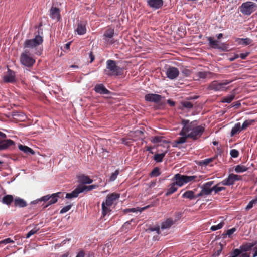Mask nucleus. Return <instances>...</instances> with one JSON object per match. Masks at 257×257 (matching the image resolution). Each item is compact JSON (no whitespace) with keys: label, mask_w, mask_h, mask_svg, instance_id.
<instances>
[{"label":"nucleus","mask_w":257,"mask_h":257,"mask_svg":"<svg viewBox=\"0 0 257 257\" xmlns=\"http://www.w3.org/2000/svg\"><path fill=\"white\" fill-rule=\"evenodd\" d=\"M239 256L241 257H250V253L248 252H242Z\"/></svg>","instance_id":"64"},{"label":"nucleus","mask_w":257,"mask_h":257,"mask_svg":"<svg viewBox=\"0 0 257 257\" xmlns=\"http://www.w3.org/2000/svg\"><path fill=\"white\" fill-rule=\"evenodd\" d=\"M6 138L7 135L5 133L0 131V142Z\"/></svg>","instance_id":"60"},{"label":"nucleus","mask_w":257,"mask_h":257,"mask_svg":"<svg viewBox=\"0 0 257 257\" xmlns=\"http://www.w3.org/2000/svg\"><path fill=\"white\" fill-rule=\"evenodd\" d=\"M148 6L150 8L158 9L163 5V0H147Z\"/></svg>","instance_id":"16"},{"label":"nucleus","mask_w":257,"mask_h":257,"mask_svg":"<svg viewBox=\"0 0 257 257\" xmlns=\"http://www.w3.org/2000/svg\"><path fill=\"white\" fill-rule=\"evenodd\" d=\"M60 12L59 8L52 7L50 10V16L53 19L59 21L61 18Z\"/></svg>","instance_id":"17"},{"label":"nucleus","mask_w":257,"mask_h":257,"mask_svg":"<svg viewBox=\"0 0 257 257\" xmlns=\"http://www.w3.org/2000/svg\"><path fill=\"white\" fill-rule=\"evenodd\" d=\"M166 74L168 78L172 80L176 78L178 76L179 71L177 68L169 66L166 71Z\"/></svg>","instance_id":"13"},{"label":"nucleus","mask_w":257,"mask_h":257,"mask_svg":"<svg viewBox=\"0 0 257 257\" xmlns=\"http://www.w3.org/2000/svg\"><path fill=\"white\" fill-rule=\"evenodd\" d=\"M224 222L222 221V222H221L220 223H219L217 225L212 226L211 227L210 229L212 231H216L217 230H218V229H221V228H222L223 226H224Z\"/></svg>","instance_id":"43"},{"label":"nucleus","mask_w":257,"mask_h":257,"mask_svg":"<svg viewBox=\"0 0 257 257\" xmlns=\"http://www.w3.org/2000/svg\"><path fill=\"white\" fill-rule=\"evenodd\" d=\"M256 244V241L252 243H243L239 247V250L240 251V254L242 252H247L251 250L253 246Z\"/></svg>","instance_id":"15"},{"label":"nucleus","mask_w":257,"mask_h":257,"mask_svg":"<svg viewBox=\"0 0 257 257\" xmlns=\"http://www.w3.org/2000/svg\"><path fill=\"white\" fill-rule=\"evenodd\" d=\"M114 34V29L109 28L105 31L103 34V39L107 44H113L115 43V41L113 39Z\"/></svg>","instance_id":"11"},{"label":"nucleus","mask_w":257,"mask_h":257,"mask_svg":"<svg viewBox=\"0 0 257 257\" xmlns=\"http://www.w3.org/2000/svg\"><path fill=\"white\" fill-rule=\"evenodd\" d=\"M14 198L13 196L12 195H5L2 199V202L3 204L7 205L8 206H10L11 204L14 202Z\"/></svg>","instance_id":"24"},{"label":"nucleus","mask_w":257,"mask_h":257,"mask_svg":"<svg viewBox=\"0 0 257 257\" xmlns=\"http://www.w3.org/2000/svg\"><path fill=\"white\" fill-rule=\"evenodd\" d=\"M120 197V195L116 193H112L107 195L105 200L102 203V214L103 217L111 211L110 207L114 202Z\"/></svg>","instance_id":"3"},{"label":"nucleus","mask_w":257,"mask_h":257,"mask_svg":"<svg viewBox=\"0 0 257 257\" xmlns=\"http://www.w3.org/2000/svg\"><path fill=\"white\" fill-rule=\"evenodd\" d=\"M254 122L255 121L252 119L246 120L245 121H244L242 126H241L242 130L246 129V128H247L250 125H252Z\"/></svg>","instance_id":"37"},{"label":"nucleus","mask_w":257,"mask_h":257,"mask_svg":"<svg viewBox=\"0 0 257 257\" xmlns=\"http://www.w3.org/2000/svg\"><path fill=\"white\" fill-rule=\"evenodd\" d=\"M207 40L209 42L210 46L214 49H220L221 47L219 44V42L216 40H214V38L212 37H209L207 38Z\"/></svg>","instance_id":"28"},{"label":"nucleus","mask_w":257,"mask_h":257,"mask_svg":"<svg viewBox=\"0 0 257 257\" xmlns=\"http://www.w3.org/2000/svg\"><path fill=\"white\" fill-rule=\"evenodd\" d=\"M257 204V198L253 199L249 202L248 204L246 207V210H249L253 207L254 204Z\"/></svg>","instance_id":"45"},{"label":"nucleus","mask_w":257,"mask_h":257,"mask_svg":"<svg viewBox=\"0 0 257 257\" xmlns=\"http://www.w3.org/2000/svg\"><path fill=\"white\" fill-rule=\"evenodd\" d=\"M144 98L146 101L158 103L161 100L162 96L157 94L149 93L146 94Z\"/></svg>","instance_id":"14"},{"label":"nucleus","mask_w":257,"mask_h":257,"mask_svg":"<svg viewBox=\"0 0 257 257\" xmlns=\"http://www.w3.org/2000/svg\"><path fill=\"white\" fill-rule=\"evenodd\" d=\"M201 191L204 196L210 195L212 192V188H209L204 184L202 187V190Z\"/></svg>","instance_id":"36"},{"label":"nucleus","mask_w":257,"mask_h":257,"mask_svg":"<svg viewBox=\"0 0 257 257\" xmlns=\"http://www.w3.org/2000/svg\"><path fill=\"white\" fill-rule=\"evenodd\" d=\"M163 138H164V137L162 136H155L154 137L152 138V139L151 140V141L153 143H160L161 142H166V141H165V140L163 141Z\"/></svg>","instance_id":"42"},{"label":"nucleus","mask_w":257,"mask_h":257,"mask_svg":"<svg viewBox=\"0 0 257 257\" xmlns=\"http://www.w3.org/2000/svg\"><path fill=\"white\" fill-rule=\"evenodd\" d=\"M119 173V171L118 170H116L114 172L112 173L109 178L110 181H114L118 175Z\"/></svg>","instance_id":"46"},{"label":"nucleus","mask_w":257,"mask_h":257,"mask_svg":"<svg viewBox=\"0 0 257 257\" xmlns=\"http://www.w3.org/2000/svg\"><path fill=\"white\" fill-rule=\"evenodd\" d=\"M81 190L79 185L71 193H67L66 194L65 198L67 199H72L76 198L78 196L79 194L81 193Z\"/></svg>","instance_id":"22"},{"label":"nucleus","mask_w":257,"mask_h":257,"mask_svg":"<svg viewBox=\"0 0 257 257\" xmlns=\"http://www.w3.org/2000/svg\"><path fill=\"white\" fill-rule=\"evenodd\" d=\"M236 231V229L234 227L231 229L227 230L226 232V234L228 235V236L230 237V236L233 234L235 231Z\"/></svg>","instance_id":"53"},{"label":"nucleus","mask_w":257,"mask_h":257,"mask_svg":"<svg viewBox=\"0 0 257 257\" xmlns=\"http://www.w3.org/2000/svg\"><path fill=\"white\" fill-rule=\"evenodd\" d=\"M172 181H174L175 184L178 187H181L184 184L190 182H198L200 179L197 176H187L176 174L172 178Z\"/></svg>","instance_id":"5"},{"label":"nucleus","mask_w":257,"mask_h":257,"mask_svg":"<svg viewBox=\"0 0 257 257\" xmlns=\"http://www.w3.org/2000/svg\"><path fill=\"white\" fill-rule=\"evenodd\" d=\"M14 205L15 207H19L20 208H23L27 205V203L25 200L20 198L16 197L14 201Z\"/></svg>","instance_id":"23"},{"label":"nucleus","mask_w":257,"mask_h":257,"mask_svg":"<svg viewBox=\"0 0 257 257\" xmlns=\"http://www.w3.org/2000/svg\"><path fill=\"white\" fill-rule=\"evenodd\" d=\"M133 220V219H131L130 221L126 222L123 225L122 228L125 229H129L130 223Z\"/></svg>","instance_id":"54"},{"label":"nucleus","mask_w":257,"mask_h":257,"mask_svg":"<svg viewBox=\"0 0 257 257\" xmlns=\"http://www.w3.org/2000/svg\"><path fill=\"white\" fill-rule=\"evenodd\" d=\"M167 151L161 154H156L154 156V160L157 162H161L165 157Z\"/></svg>","instance_id":"35"},{"label":"nucleus","mask_w":257,"mask_h":257,"mask_svg":"<svg viewBox=\"0 0 257 257\" xmlns=\"http://www.w3.org/2000/svg\"><path fill=\"white\" fill-rule=\"evenodd\" d=\"M181 136H182L181 137L178 138L177 139H176L175 141V142L176 144H181L185 143L187 139L188 138H189L188 137H187V134L184 135H181Z\"/></svg>","instance_id":"38"},{"label":"nucleus","mask_w":257,"mask_h":257,"mask_svg":"<svg viewBox=\"0 0 257 257\" xmlns=\"http://www.w3.org/2000/svg\"><path fill=\"white\" fill-rule=\"evenodd\" d=\"M85 256V253L84 251L81 250L79 251L76 257H84Z\"/></svg>","instance_id":"63"},{"label":"nucleus","mask_w":257,"mask_h":257,"mask_svg":"<svg viewBox=\"0 0 257 257\" xmlns=\"http://www.w3.org/2000/svg\"><path fill=\"white\" fill-rule=\"evenodd\" d=\"M222 184L220 182L217 184L216 185L213 186L212 187V191H214L215 194H218L219 192L224 190L225 188L224 187L220 186V185Z\"/></svg>","instance_id":"33"},{"label":"nucleus","mask_w":257,"mask_h":257,"mask_svg":"<svg viewBox=\"0 0 257 257\" xmlns=\"http://www.w3.org/2000/svg\"><path fill=\"white\" fill-rule=\"evenodd\" d=\"M78 181L81 185H84L85 184H91L93 182V180L90 178L88 176L84 174L80 175L78 176Z\"/></svg>","instance_id":"21"},{"label":"nucleus","mask_w":257,"mask_h":257,"mask_svg":"<svg viewBox=\"0 0 257 257\" xmlns=\"http://www.w3.org/2000/svg\"><path fill=\"white\" fill-rule=\"evenodd\" d=\"M248 168L244 165H237L235 167L234 171L236 173H242L246 171Z\"/></svg>","instance_id":"34"},{"label":"nucleus","mask_w":257,"mask_h":257,"mask_svg":"<svg viewBox=\"0 0 257 257\" xmlns=\"http://www.w3.org/2000/svg\"><path fill=\"white\" fill-rule=\"evenodd\" d=\"M183 127L179 133L180 135H187V137L193 141L199 139L205 131L202 125H198L197 121H190L189 120L182 119Z\"/></svg>","instance_id":"1"},{"label":"nucleus","mask_w":257,"mask_h":257,"mask_svg":"<svg viewBox=\"0 0 257 257\" xmlns=\"http://www.w3.org/2000/svg\"><path fill=\"white\" fill-rule=\"evenodd\" d=\"M121 140L122 143L126 145H129L130 144V141L128 139L123 138Z\"/></svg>","instance_id":"58"},{"label":"nucleus","mask_w":257,"mask_h":257,"mask_svg":"<svg viewBox=\"0 0 257 257\" xmlns=\"http://www.w3.org/2000/svg\"><path fill=\"white\" fill-rule=\"evenodd\" d=\"M87 24V22L86 21H80L77 24V27L76 30L78 34L79 35H83L86 32V26Z\"/></svg>","instance_id":"18"},{"label":"nucleus","mask_w":257,"mask_h":257,"mask_svg":"<svg viewBox=\"0 0 257 257\" xmlns=\"http://www.w3.org/2000/svg\"><path fill=\"white\" fill-rule=\"evenodd\" d=\"M14 142L11 139H4L0 142V151L8 149L10 146L14 145Z\"/></svg>","instance_id":"20"},{"label":"nucleus","mask_w":257,"mask_h":257,"mask_svg":"<svg viewBox=\"0 0 257 257\" xmlns=\"http://www.w3.org/2000/svg\"><path fill=\"white\" fill-rule=\"evenodd\" d=\"M214 184V181H211L207 182L204 184V185L206 186L207 187H209V188H212L211 186Z\"/></svg>","instance_id":"62"},{"label":"nucleus","mask_w":257,"mask_h":257,"mask_svg":"<svg viewBox=\"0 0 257 257\" xmlns=\"http://www.w3.org/2000/svg\"><path fill=\"white\" fill-rule=\"evenodd\" d=\"M33 54L29 51L24 50L20 56L21 63L27 67H32L36 62L32 55Z\"/></svg>","instance_id":"7"},{"label":"nucleus","mask_w":257,"mask_h":257,"mask_svg":"<svg viewBox=\"0 0 257 257\" xmlns=\"http://www.w3.org/2000/svg\"><path fill=\"white\" fill-rule=\"evenodd\" d=\"M50 197H51V198L49 200V201L48 202L47 204H46L44 207V208L47 207L48 206H49V205H50L51 204H53L56 203L57 202V201H58L56 197V196H55V195H54V194H53L51 195H50Z\"/></svg>","instance_id":"39"},{"label":"nucleus","mask_w":257,"mask_h":257,"mask_svg":"<svg viewBox=\"0 0 257 257\" xmlns=\"http://www.w3.org/2000/svg\"><path fill=\"white\" fill-rule=\"evenodd\" d=\"M160 174V169L158 167L154 168L150 173V176L151 177H157Z\"/></svg>","instance_id":"41"},{"label":"nucleus","mask_w":257,"mask_h":257,"mask_svg":"<svg viewBox=\"0 0 257 257\" xmlns=\"http://www.w3.org/2000/svg\"><path fill=\"white\" fill-rule=\"evenodd\" d=\"M235 98L234 94H231L222 98V102L223 103H230Z\"/></svg>","instance_id":"40"},{"label":"nucleus","mask_w":257,"mask_h":257,"mask_svg":"<svg viewBox=\"0 0 257 257\" xmlns=\"http://www.w3.org/2000/svg\"><path fill=\"white\" fill-rule=\"evenodd\" d=\"M216 74L210 71H199L195 73L194 79L195 80H199L200 79H204L206 78H212Z\"/></svg>","instance_id":"12"},{"label":"nucleus","mask_w":257,"mask_h":257,"mask_svg":"<svg viewBox=\"0 0 257 257\" xmlns=\"http://www.w3.org/2000/svg\"><path fill=\"white\" fill-rule=\"evenodd\" d=\"M94 90L96 92L100 94H109L110 93V91L102 84L96 85Z\"/></svg>","instance_id":"19"},{"label":"nucleus","mask_w":257,"mask_h":257,"mask_svg":"<svg viewBox=\"0 0 257 257\" xmlns=\"http://www.w3.org/2000/svg\"><path fill=\"white\" fill-rule=\"evenodd\" d=\"M173 224V221L171 218H168L161 224V229H167L170 228Z\"/></svg>","instance_id":"31"},{"label":"nucleus","mask_w":257,"mask_h":257,"mask_svg":"<svg viewBox=\"0 0 257 257\" xmlns=\"http://www.w3.org/2000/svg\"><path fill=\"white\" fill-rule=\"evenodd\" d=\"M54 195L56 196V198L58 199V198H62L64 197V193L62 192H57L56 193H54Z\"/></svg>","instance_id":"55"},{"label":"nucleus","mask_w":257,"mask_h":257,"mask_svg":"<svg viewBox=\"0 0 257 257\" xmlns=\"http://www.w3.org/2000/svg\"><path fill=\"white\" fill-rule=\"evenodd\" d=\"M18 148L20 150L25 153L27 154H35V151L32 149L30 148V147L27 146H24L20 144L18 145Z\"/></svg>","instance_id":"27"},{"label":"nucleus","mask_w":257,"mask_h":257,"mask_svg":"<svg viewBox=\"0 0 257 257\" xmlns=\"http://www.w3.org/2000/svg\"><path fill=\"white\" fill-rule=\"evenodd\" d=\"M3 80L5 83H13L15 82L16 79L15 72L8 68L7 72L3 77Z\"/></svg>","instance_id":"10"},{"label":"nucleus","mask_w":257,"mask_h":257,"mask_svg":"<svg viewBox=\"0 0 257 257\" xmlns=\"http://www.w3.org/2000/svg\"><path fill=\"white\" fill-rule=\"evenodd\" d=\"M50 195H45L43 197H42L41 199H40V201H49V200L51 198V197H50Z\"/></svg>","instance_id":"56"},{"label":"nucleus","mask_w":257,"mask_h":257,"mask_svg":"<svg viewBox=\"0 0 257 257\" xmlns=\"http://www.w3.org/2000/svg\"><path fill=\"white\" fill-rule=\"evenodd\" d=\"M241 131H242V129L240 126V123H237L235 124L234 127L232 128L230 135L231 136H233Z\"/></svg>","instance_id":"32"},{"label":"nucleus","mask_w":257,"mask_h":257,"mask_svg":"<svg viewBox=\"0 0 257 257\" xmlns=\"http://www.w3.org/2000/svg\"><path fill=\"white\" fill-rule=\"evenodd\" d=\"M182 106L187 109H191L193 107V104L188 101H185L181 103Z\"/></svg>","instance_id":"44"},{"label":"nucleus","mask_w":257,"mask_h":257,"mask_svg":"<svg viewBox=\"0 0 257 257\" xmlns=\"http://www.w3.org/2000/svg\"><path fill=\"white\" fill-rule=\"evenodd\" d=\"M178 189L177 185L175 184V182H173L168 185V188L165 193L166 196H169L175 192Z\"/></svg>","instance_id":"26"},{"label":"nucleus","mask_w":257,"mask_h":257,"mask_svg":"<svg viewBox=\"0 0 257 257\" xmlns=\"http://www.w3.org/2000/svg\"><path fill=\"white\" fill-rule=\"evenodd\" d=\"M233 81V80H223L221 81L214 80L208 86L207 89L215 92L226 91L228 89L226 85L229 84Z\"/></svg>","instance_id":"6"},{"label":"nucleus","mask_w":257,"mask_h":257,"mask_svg":"<svg viewBox=\"0 0 257 257\" xmlns=\"http://www.w3.org/2000/svg\"><path fill=\"white\" fill-rule=\"evenodd\" d=\"M216 158V156H214L212 158H207L203 161L204 164L207 165H209L211 162H212Z\"/></svg>","instance_id":"50"},{"label":"nucleus","mask_w":257,"mask_h":257,"mask_svg":"<svg viewBox=\"0 0 257 257\" xmlns=\"http://www.w3.org/2000/svg\"><path fill=\"white\" fill-rule=\"evenodd\" d=\"M14 241L11 239L10 238H7L0 241V244H6L10 243H14Z\"/></svg>","instance_id":"51"},{"label":"nucleus","mask_w":257,"mask_h":257,"mask_svg":"<svg viewBox=\"0 0 257 257\" xmlns=\"http://www.w3.org/2000/svg\"><path fill=\"white\" fill-rule=\"evenodd\" d=\"M182 73L185 75V76H189L190 75L191 72L188 69H184L182 71Z\"/></svg>","instance_id":"57"},{"label":"nucleus","mask_w":257,"mask_h":257,"mask_svg":"<svg viewBox=\"0 0 257 257\" xmlns=\"http://www.w3.org/2000/svg\"><path fill=\"white\" fill-rule=\"evenodd\" d=\"M43 37L39 34L36 35L35 38L31 39H26L24 43V50L29 51L37 55H40L42 53Z\"/></svg>","instance_id":"2"},{"label":"nucleus","mask_w":257,"mask_h":257,"mask_svg":"<svg viewBox=\"0 0 257 257\" xmlns=\"http://www.w3.org/2000/svg\"><path fill=\"white\" fill-rule=\"evenodd\" d=\"M123 69L117 65L114 60L110 59L106 61V68L105 70V74L109 76H118L123 74Z\"/></svg>","instance_id":"4"},{"label":"nucleus","mask_w":257,"mask_h":257,"mask_svg":"<svg viewBox=\"0 0 257 257\" xmlns=\"http://www.w3.org/2000/svg\"><path fill=\"white\" fill-rule=\"evenodd\" d=\"M80 189L81 193L84 192H88L96 189L99 187L97 184H93L89 186H86L84 185H78Z\"/></svg>","instance_id":"25"},{"label":"nucleus","mask_w":257,"mask_h":257,"mask_svg":"<svg viewBox=\"0 0 257 257\" xmlns=\"http://www.w3.org/2000/svg\"><path fill=\"white\" fill-rule=\"evenodd\" d=\"M249 54V52L242 53L240 54V57L241 59H245Z\"/></svg>","instance_id":"59"},{"label":"nucleus","mask_w":257,"mask_h":257,"mask_svg":"<svg viewBox=\"0 0 257 257\" xmlns=\"http://www.w3.org/2000/svg\"><path fill=\"white\" fill-rule=\"evenodd\" d=\"M182 198L188 199L192 200L195 199L194 192L192 190H188L185 192L182 195Z\"/></svg>","instance_id":"30"},{"label":"nucleus","mask_w":257,"mask_h":257,"mask_svg":"<svg viewBox=\"0 0 257 257\" xmlns=\"http://www.w3.org/2000/svg\"><path fill=\"white\" fill-rule=\"evenodd\" d=\"M257 9V5L252 2H246L242 4L240 11L245 15H250Z\"/></svg>","instance_id":"8"},{"label":"nucleus","mask_w":257,"mask_h":257,"mask_svg":"<svg viewBox=\"0 0 257 257\" xmlns=\"http://www.w3.org/2000/svg\"><path fill=\"white\" fill-rule=\"evenodd\" d=\"M240 254V251L239 249L236 248L233 250V251L231 253L230 255L228 257H237Z\"/></svg>","instance_id":"47"},{"label":"nucleus","mask_w":257,"mask_h":257,"mask_svg":"<svg viewBox=\"0 0 257 257\" xmlns=\"http://www.w3.org/2000/svg\"><path fill=\"white\" fill-rule=\"evenodd\" d=\"M38 231V229H32L31 230H30L27 234H26V237L27 238H29L31 236H32V235H34L35 234V233H36L37 232V231Z\"/></svg>","instance_id":"52"},{"label":"nucleus","mask_w":257,"mask_h":257,"mask_svg":"<svg viewBox=\"0 0 257 257\" xmlns=\"http://www.w3.org/2000/svg\"><path fill=\"white\" fill-rule=\"evenodd\" d=\"M157 183L156 180H154L151 181L150 183H149L148 186L149 188H151L155 186Z\"/></svg>","instance_id":"61"},{"label":"nucleus","mask_w":257,"mask_h":257,"mask_svg":"<svg viewBox=\"0 0 257 257\" xmlns=\"http://www.w3.org/2000/svg\"><path fill=\"white\" fill-rule=\"evenodd\" d=\"M230 154L233 158H237L238 157L239 153L238 150L236 149H232L230 151Z\"/></svg>","instance_id":"49"},{"label":"nucleus","mask_w":257,"mask_h":257,"mask_svg":"<svg viewBox=\"0 0 257 257\" xmlns=\"http://www.w3.org/2000/svg\"><path fill=\"white\" fill-rule=\"evenodd\" d=\"M236 42L239 45H243L244 46H246L250 44L252 40L248 38H237L236 40Z\"/></svg>","instance_id":"29"},{"label":"nucleus","mask_w":257,"mask_h":257,"mask_svg":"<svg viewBox=\"0 0 257 257\" xmlns=\"http://www.w3.org/2000/svg\"><path fill=\"white\" fill-rule=\"evenodd\" d=\"M242 180V177L240 175L230 174L227 178L220 182L223 185L230 186L233 185L236 181Z\"/></svg>","instance_id":"9"},{"label":"nucleus","mask_w":257,"mask_h":257,"mask_svg":"<svg viewBox=\"0 0 257 257\" xmlns=\"http://www.w3.org/2000/svg\"><path fill=\"white\" fill-rule=\"evenodd\" d=\"M72 205L70 204L64 207L60 211V214H63L68 211L72 207Z\"/></svg>","instance_id":"48"}]
</instances>
